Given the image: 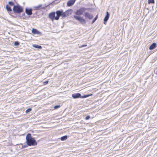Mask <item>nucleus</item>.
Here are the masks:
<instances>
[{
	"instance_id": "f8f14e48",
	"label": "nucleus",
	"mask_w": 157,
	"mask_h": 157,
	"mask_svg": "<svg viewBox=\"0 0 157 157\" xmlns=\"http://www.w3.org/2000/svg\"><path fill=\"white\" fill-rule=\"evenodd\" d=\"M6 9L8 11H11L12 9H11L10 7L8 5L6 6Z\"/></svg>"
},
{
	"instance_id": "4be33fe9",
	"label": "nucleus",
	"mask_w": 157,
	"mask_h": 157,
	"mask_svg": "<svg viewBox=\"0 0 157 157\" xmlns=\"http://www.w3.org/2000/svg\"><path fill=\"white\" fill-rule=\"evenodd\" d=\"M90 117L89 116H87L86 117L85 119L86 120H88L90 119Z\"/></svg>"
},
{
	"instance_id": "5701e85b",
	"label": "nucleus",
	"mask_w": 157,
	"mask_h": 157,
	"mask_svg": "<svg viewBox=\"0 0 157 157\" xmlns=\"http://www.w3.org/2000/svg\"><path fill=\"white\" fill-rule=\"evenodd\" d=\"M48 83V81H45L43 82V84L44 85H46Z\"/></svg>"
},
{
	"instance_id": "a211bd4d",
	"label": "nucleus",
	"mask_w": 157,
	"mask_h": 157,
	"mask_svg": "<svg viewBox=\"0 0 157 157\" xmlns=\"http://www.w3.org/2000/svg\"><path fill=\"white\" fill-rule=\"evenodd\" d=\"M31 110L32 109L31 108H29L26 110L25 113H28L30 112Z\"/></svg>"
},
{
	"instance_id": "2eb2a0df",
	"label": "nucleus",
	"mask_w": 157,
	"mask_h": 157,
	"mask_svg": "<svg viewBox=\"0 0 157 157\" xmlns=\"http://www.w3.org/2000/svg\"><path fill=\"white\" fill-rule=\"evenodd\" d=\"M148 4H150V3L154 4L155 3V1H154V0H148Z\"/></svg>"
},
{
	"instance_id": "412c9836",
	"label": "nucleus",
	"mask_w": 157,
	"mask_h": 157,
	"mask_svg": "<svg viewBox=\"0 0 157 157\" xmlns=\"http://www.w3.org/2000/svg\"><path fill=\"white\" fill-rule=\"evenodd\" d=\"M19 42L17 41H15L14 43V45H19Z\"/></svg>"
},
{
	"instance_id": "aec40b11",
	"label": "nucleus",
	"mask_w": 157,
	"mask_h": 157,
	"mask_svg": "<svg viewBox=\"0 0 157 157\" xmlns=\"http://www.w3.org/2000/svg\"><path fill=\"white\" fill-rule=\"evenodd\" d=\"M9 4L11 5V6H13L14 5V3L13 2H9Z\"/></svg>"
},
{
	"instance_id": "6ab92c4d",
	"label": "nucleus",
	"mask_w": 157,
	"mask_h": 157,
	"mask_svg": "<svg viewBox=\"0 0 157 157\" xmlns=\"http://www.w3.org/2000/svg\"><path fill=\"white\" fill-rule=\"evenodd\" d=\"M60 107V105H56L54 106V109H56L57 108H59Z\"/></svg>"
},
{
	"instance_id": "423d86ee",
	"label": "nucleus",
	"mask_w": 157,
	"mask_h": 157,
	"mask_svg": "<svg viewBox=\"0 0 157 157\" xmlns=\"http://www.w3.org/2000/svg\"><path fill=\"white\" fill-rule=\"evenodd\" d=\"M76 0H69L67 3V5L68 6H72L75 3Z\"/></svg>"
},
{
	"instance_id": "0eeeda50",
	"label": "nucleus",
	"mask_w": 157,
	"mask_h": 157,
	"mask_svg": "<svg viewBox=\"0 0 157 157\" xmlns=\"http://www.w3.org/2000/svg\"><path fill=\"white\" fill-rule=\"evenodd\" d=\"M72 97L75 99L81 98V95L79 93H75L73 94L72 95Z\"/></svg>"
},
{
	"instance_id": "9b49d317",
	"label": "nucleus",
	"mask_w": 157,
	"mask_h": 157,
	"mask_svg": "<svg viewBox=\"0 0 157 157\" xmlns=\"http://www.w3.org/2000/svg\"><path fill=\"white\" fill-rule=\"evenodd\" d=\"M67 138V135L63 136L61 137L60 139L62 141L65 140Z\"/></svg>"
},
{
	"instance_id": "f3484780",
	"label": "nucleus",
	"mask_w": 157,
	"mask_h": 157,
	"mask_svg": "<svg viewBox=\"0 0 157 157\" xmlns=\"http://www.w3.org/2000/svg\"><path fill=\"white\" fill-rule=\"evenodd\" d=\"M33 47L34 48H39V45L37 44H33Z\"/></svg>"
},
{
	"instance_id": "dca6fc26",
	"label": "nucleus",
	"mask_w": 157,
	"mask_h": 157,
	"mask_svg": "<svg viewBox=\"0 0 157 157\" xmlns=\"http://www.w3.org/2000/svg\"><path fill=\"white\" fill-rule=\"evenodd\" d=\"M98 15H97L94 19L92 21V23H94L95 21L98 19Z\"/></svg>"
},
{
	"instance_id": "9d476101",
	"label": "nucleus",
	"mask_w": 157,
	"mask_h": 157,
	"mask_svg": "<svg viewBox=\"0 0 157 157\" xmlns=\"http://www.w3.org/2000/svg\"><path fill=\"white\" fill-rule=\"evenodd\" d=\"M156 44L155 43H153L150 46L149 49L150 50L156 48Z\"/></svg>"
},
{
	"instance_id": "4468645a",
	"label": "nucleus",
	"mask_w": 157,
	"mask_h": 157,
	"mask_svg": "<svg viewBox=\"0 0 157 157\" xmlns=\"http://www.w3.org/2000/svg\"><path fill=\"white\" fill-rule=\"evenodd\" d=\"M32 32L34 34H36L38 33V32L37 30L35 29H33L32 30Z\"/></svg>"
},
{
	"instance_id": "ddd939ff",
	"label": "nucleus",
	"mask_w": 157,
	"mask_h": 157,
	"mask_svg": "<svg viewBox=\"0 0 157 157\" xmlns=\"http://www.w3.org/2000/svg\"><path fill=\"white\" fill-rule=\"evenodd\" d=\"M93 94H88V95H85L82 96H81V98H86L89 97L90 96H91Z\"/></svg>"
},
{
	"instance_id": "393cba45",
	"label": "nucleus",
	"mask_w": 157,
	"mask_h": 157,
	"mask_svg": "<svg viewBox=\"0 0 157 157\" xmlns=\"http://www.w3.org/2000/svg\"><path fill=\"white\" fill-rule=\"evenodd\" d=\"M87 46V45L86 44H84V45H82L81 47H86Z\"/></svg>"
},
{
	"instance_id": "bb28decb",
	"label": "nucleus",
	"mask_w": 157,
	"mask_h": 157,
	"mask_svg": "<svg viewBox=\"0 0 157 157\" xmlns=\"http://www.w3.org/2000/svg\"><path fill=\"white\" fill-rule=\"evenodd\" d=\"M42 48V47L41 46H40V49H41Z\"/></svg>"
},
{
	"instance_id": "20e7f679",
	"label": "nucleus",
	"mask_w": 157,
	"mask_h": 157,
	"mask_svg": "<svg viewBox=\"0 0 157 157\" xmlns=\"http://www.w3.org/2000/svg\"><path fill=\"white\" fill-rule=\"evenodd\" d=\"M13 10L15 13H20L23 12V9L20 5L14 6L13 8Z\"/></svg>"
},
{
	"instance_id": "39448f33",
	"label": "nucleus",
	"mask_w": 157,
	"mask_h": 157,
	"mask_svg": "<svg viewBox=\"0 0 157 157\" xmlns=\"http://www.w3.org/2000/svg\"><path fill=\"white\" fill-rule=\"evenodd\" d=\"M84 16L86 18H88L89 19H91L93 18V16L92 14L88 12H86L84 14Z\"/></svg>"
},
{
	"instance_id": "b1692460",
	"label": "nucleus",
	"mask_w": 157,
	"mask_h": 157,
	"mask_svg": "<svg viewBox=\"0 0 157 157\" xmlns=\"http://www.w3.org/2000/svg\"><path fill=\"white\" fill-rule=\"evenodd\" d=\"M39 6H37V7H34L35 9V10H38V9H39Z\"/></svg>"
},
{
	"instance_id": "f03ea898",
	"label": "nucleus",
	"mask_w": 157,
	"mask_h": 157,
	"mask_svg": "<svg viewBox=\"0 0 157 157\" xmlns=\"http://www.w3.org/2000/svg\"><path fill=\"white\" fill-rule=\"evenodd\" d=\"M85 10V9L84 8H80L76 11L75 13V15L73 16V17L75 20L78 21L82 24H85L86 21L84 18L80 15L83 14Z\"/></svg>"
},
{
	"instance_id": "7ed1b4c3",
	"label": "nucleus",
	"mask_w": 157,
	"mask_h": 157,
	"mask_svg": "<svg viewBox=\"0 0 157 157\" xmlns=\"http://www.w3.org/2000/svg\"><path fill=\"white\" fill-rule=\"evenodd\" d=\"M26 142L28 145L35 146L37 144V143L35 139L31 137V134L29 133L27 134L26 137Z\"/></svg>"
},
{
	"instance_id": "f257e3e1",
	"label": "nucleus",
	"mask_w": 157,
	"mask_h": 157,
	"mask_svg": "<svg viewBox=\"0 0 157 157\" xmlns=\"http://www.w3.org/2000/svg\"><path fill=\"white\" fill-rule=\"evenodd\" d=\"M71 10H68L65 12H63L62 10H57L56 13L55 12H53L49 14L48 17L52 21L54 20H58L60 16L63 18H64L68 16L69 14V11Z\"/></svg>"
},
{
	"instance_id": "a878e982",
	"label": "nucleus",
	"mask_w": 157,
	"mask_h": 157,
	"mask_svg": "<svg viewBox=\"0 0 157 157\" xmlns=\"http://www.w3.org/2000/svg\"><path fill=\"white\" fill-rule=\"evenodd\" d=\"M27 147V146L26 145H24L23 146H22V148H25Z\"/></svg>"
},
{
	"instance_id": "1a4fd4ad",
	"label": "nucleus",
	"mask_w": 157,
	"mask_h": 157,
	"mask_svg": "<svg viewBox=\"0 0 157 157\" xmlns=\"http://www.w3.org/2000/svg\"><path fill=\"white\" fill-rule=\"evenodd\" d=\"M26 13L28 15H31L32 14V10L31 9H26L25 10Z\"/></svg>"
},
{
	"instance_id": "6e6552de",
	"label": "nucleus",
	"mask_w": 157,
	"mask_h": 157,
	"mask_svg": "<svg viewBox=\"0 0 157 157\" xmlns=\"http://www.w3.org/2000/svg\"><path fill=\"white\" fill-rule=\"evenodd\" d=\"M109 17V14L108 12H106V15L105 17L104 21V24H106V22L108 21Z\"/></svg>"
}]
</instances>
